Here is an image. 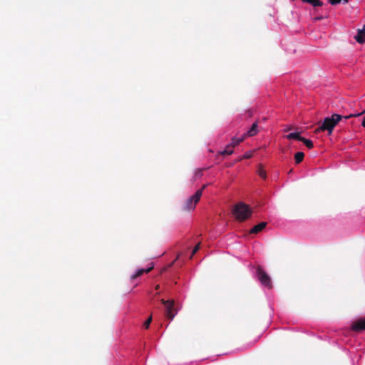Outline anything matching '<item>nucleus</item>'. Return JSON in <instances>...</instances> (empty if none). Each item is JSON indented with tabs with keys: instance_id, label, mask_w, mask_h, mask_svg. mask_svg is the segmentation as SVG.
Returning <instances> with one entry per match:
<instances>
[{
	"instance_id": "f257e3e1",
	"label": "nucleus",
	"mask_w": 365,
	"mask_h": 365,
	"mask_svg": "<svg viewBox=\"0 0 365 365\" xmlns=\"http://www.w3.org/2000/svg\"><path fill=\"white\" fill-rule=\"evenodd\" d=\"M365 113V110H363L359 113L350 114L349 115H341L339 114H333L331 117L325 118L321 126L317 130V131H324L327 130L329 134H331L334 127L336 124L342 119H348L352 117L359 116Z\"/></svg>"
},
{
	"instance_id": "f03ea898",
	"label": "nucleus",
	"mask_w": 365,
	"mask_h": 365,
	"mask_svg": "<svg viewBox=\"0 0 365 365\" xmlns=\"http://www.w3.org/2000/svg\"><path fill=\"white\" fill-rule=\"evenodd\" d=\"M252 212L251 207L242 202L236 204L232 209L233 215L237 220L240 222L248 219L251 216Z\"/></svg>"
},
{
	"instance_id": "7ed1b4c3",
	"label": "nucleus",
	"mask_w": 365,
	"mask_h": 365,
	"mask_svg": "<svg viewBox=\"0 0 365 365\" xmlns=\"http://www.w3.org/2000/svg\"><path fill=\"white\" fill-rule=\"evenodd\" d=\"M201 196L202 190H197L193 195L190 196L184 202L182 210L183 211L193 210L197 203L200 201Z\"/></svg>"
},
{
	"instance_id": "20e7f679",
	"label": "nucleus",
	"mask_w": 365,
	"mask_h": 365,
	"mask_svg": "<svg viewBox=\"0 0 365 365\" xmlns=\"http://www.w3.org/2000/svg\"><path fill=\"white\" fill-rule=\"evenodd\" d=\"M257 276L260 283L268 289L272 287L270 277L262 269L261 267L257 268Z\"/></svg>"
},
{
	"instance_id": "39448f33",
	"label": "nucleus",
	"mask_w": 365,
	"mask_h": 365,
	"mask_svg": "<svg viewBox=\"0 0 365 365\" xmlns=\"http://www.w3.org/2000/svg\"><path fill=\"white\" fill-rule=\"evenodd\" d=\"M161 302L164 304L165 310V316L169 319L173 320L175 316V312H174V301L173 300H165L163 299H161Z\"/></svg>"
},
{
	"instance_id": "423d86ee",
	"label": "nucleus",
	"mask_w": 365,
	"mask_h": 365,
	"mask_svg": "<svg viewBox=\"0 0 365 365\" xmlns=\"http://www.w3.org/2000/svg\"><path fill=\"white\" fill-rule=\"evenodd\" d=\"M351 329L356 331L365 330V318H361L352 323Z\"/></svg>"
},
{
	"instance_id": "0eeeda50",
	"label": "nucleus",
	"mask_w": 365,
	"mask_h": 365,
	"mask_svg": "<svg viewBox=\"0 0 365 365\" xmlns=\"http://www.w3.org/2000/svg\"><path fill=\"white\" fill-rule=\"evenodd\" d=\"M259 132L257 122L254 123L251 128L244 135L246 137L255 136Z\"/></svg>"
},
{
	"instance_id": "6e6552de",
	"label": "nucleus",
	"mask_w": 365,
	"mask_h": 365,
	"mask_svg": "<svg viewBox=\"0 0 365 365\" xmlns=\"http://www.w3.org/2000/svg\"><path fill=\"white\" fill-rule=\"evenodd\" d=\"M355 39L359 43H363L365 41V24L361 29L358 30Z\"/></svg>"
},
{
	"instance_id": "1a4fd4ad",
	"label": "nucleus",
	"mask_w": 365,
	"mask_h": 365,
	"mask_svg": "<svg viewBox=\"0 0 365 365\" xmlns=\"http://www.w3.org/2000/svg\"><path fill=\"white\" fill-rule=\"evenodd\" d=\"M267 225V222H262L258 225L254 226L250 231V234H257L261 232Z\"/></svg>"
},
{
	"instance_id": "9d476101",
	"label": "nucleus",
	"mask_w": 365,
	"mask_h": 365,
	"mask_svg": "<svg viewBox=\"0 0 365 365\" xmlns=\"http://www.w3.org/2000/svg\"><path fill=\"white\" fill-rule=\"evenodd\" d=\"M153 267H150L148 269H139L137 270L135 274L132 275L131 279H135V278L141 276L144 273H148L149 272H150L153 269Z\"/></svg>"
},
{
	"instance_id": "9b49d317",
	"label": "nucleus",
	"mask_w": 365,
	"mask_h": 365,
	"mask_svg": "<svg viewBox=\"0 0 365 365\" xmlns=\"http://www.w3.org/2000/svg\"><path fill=\"white\" fill-rule=\"evenodd\" d=\"M234 146L230 143L226 146V148L219 153L220 155H231L233 153Z\"/></svg>"
},
{
	"instance_id": "f8f14e48",
	"label": "nucleus",
	"mask_w": 365,
	"mask_h": 365,
	"mask_svg": "<svg viewBox=\"0 0 365 365\" xmlns=\"http://www.w3.org/2000/svg\"><path fill=\"white\" fill-rule=\"evenodd\" d=\"M286 138L289 139V140L294 139V140H298L299 141H302V139L303 138V137H302L300 135L299 133L295 132V133H291L287 135Z\"/></svg>"
},
{
	"instance_id": "ddd939ff",
	"label": "nucleus",
	"mask_w": 365,
	"mask_h": 365,
	"mask_svg": "<svg viewBox=\"0 0 365 365\" xmlns=\"http://www.w3.org/2000/svg\"><path fill=\"white\" fill-rule=\"evenodd\" d=\"M304 158V153H302V152H297L294 155L295 163L297 164H299L300 163H302L303 161Z\"/></svg>"
},
{
	"instance_id": "4468645a",
	"label": "nucleus",
	"mask_w": 365,
	"mask_h": 365,
	"mask_svg": "<svg viewBox=\"0 0 365 365\" xmlns=\"http://www.w3.org/2000/svg\"><path fill=\"white\" fill-rule=\"evenodd\" d=\"M304 2L308 3L314 7L322 6L323 5L322 1L320 0H302Z\"/></svg>"
},
{
	"instance_id": "2eb2a0df",
	"label": "nucleus",
	"mask_w": 365,
	"mask_h": 365,
	"mask_svg": "<svg viewBox=\"0 0 365 365\" xmlns=\"http://www.w3.org/2000/svg\"><path fill=\"white\" fill-rule=\"evenodd\" d=\"M246 138V136H245V135L242 137V138H232V142H231V144L234 146V148L238 144H240L241 142H242L245 138Z\"/></svg>"
},
{
	"instance_id": "dca6fc26",
	"label": "nucleus",
	"mask_w": 365,
	"mask_h": 365,
	"mask_svg": "<svg viewBox=\"0 0 365 365\" xmlns=\"http://www.w3.org/2000/svg\"><path fill=\"white\" fill-rule=\"evenodd\" d=\"M301 142L304 143V145L309 149L314 147L313 142L311 140L303 138Z\"/></svg>"
},
{
	"instance_id": "f3484780",
	"label": "nucleus",
	"mask_w": 365,
	"mask_h": 365,
	"mask_svg": "<svg viewBox=\"0 0 365 365\" xmlns=\"http://www.w3.org/2000/svg\"><path fill=\"white\" fill-rule=\"evenodd\" d=\"M258 175L263 179H265L267 178L266 172L262 167V165H259L257 170Z\"/></svg>"
},
{
	"instance_id": "a211bd4d",
	"label": "nucleus",
	"mask_w": 365,
	"mask_h": 365,
	"mask_svg": "<svg viewBox=\"0 0 365 365\" xmlns=\"http://www.w3.org/2000/svg\"><path fill=\"white\" fill-rule=\"evenodd\" d=\"M200 248V242L196 245V246L194 247V249L192 251L191 256L192 257Z\"/></svg>"
},
{
	"instance_id": "6ab92c4d",
	"label": "nucleus",
	"mask_w": 365,
	"mask_h": 365,
	"mask_svg": "<svg viewBox=\"0 0 365 365\" xmlns=\"http://www.w3.org/2000/svg\"><path fill=\"white\" fill-rule=\"evenodd\" d=\"M152 322V317H149L148 319L145 322L143 326L145 329H148Z\"/></svg>"
},
{
	"instance_id": "aec40b11",
	"label": "nucleus",
	"mask_w": 365,
	"mask_h": 365,
	"mask_svg": "<svg viewBox=\"0 0 365 365\" xmlns=\"http://www.w3.org/2000/svg\"><path fill=\"white\" fill-rule=\"evenodd\" d=\"M252 157V152H247L245 153L243 156L240 158L241 159H249Z\"/></svg>"
},
{
	"instance_id": "412c9836",
	"label": "nucleus",
	"mask_w": 365,
	"mask_h": 365,
	"mask_svg": "<svg viewBox=\"0 0 365 365\" xmlns=\"http://www.w3.org/2000/svg\"><path fill=\"white\" fill-rule=\"evenodd\" d=\"M361 125L363 127L365 128V117L363 118V120H362V123H361Z\"/></svg>"
},
{
	"instance_id": "4be33fe9",
	"label": "nucleus",
	"mask_w": 365,
	"mask_h": 365,
	"mask_svg": "<svg viewBox=\"0 0 365 365\" xmlns=\"http://www.w3.org/2000/svg\"><path fill=\"white\" fill-rule=\"evenodd\" d=\"M207 186V184L204 185L202 188H200V190H202V192H203L204 189Z\"/></svg>"
},
{
	"instance_id": "5701e85b",
	"label": "nucleus",
	"mask_w": 365,
	"mask_h": 365,
	"mask_svg": "<svg viewBox=\"0 0 365 365\" xmlns=\"http://www.w3.org/2000/svg\"><path fill=\"white\" fill-rule=\"evenodd\" d=\"M196 175L201 176V175H202V171H201V170H198V171L196 173Z\"/></svg>"
},
{
	"instance_id": "b1692460",
	"label": "nucleus",
	"mask_w": 365,
	"mask_h": 365,
	"mask_svg": "<svg viewBox=\"0 0 365 365\" xmlns=\"http://www.w3.org/2000/svg\"><path fill=\"white\" fill-rule=\"evenodd\" d=\"M247 113H248V114H249V116H252V111H251V110H248V111H247Z\"/></svg>"
},
{
	"instance_id": "393cba45",
	"label": "nucleus",
	"mask_w": 365,
	"mask_h": 365,
	"mask_svg": "<svg viewBox=\"0 0 365 365\" xmlns=\"http://www.w3.org/2000/svg\"><path fill=\"white\" fill-rule=\"evenodd\" d=\"M322 19V17H316L314 18V20H321Z\"/></svg>"
},
{
	"instance_id": "a878e982",
	"label": "nucleus",
	"mask_w": 365,
	"mask_h": 365,
	"mask_svg": "<svg viewBox=\"0 0 365 365\" xmlns=\"http://www.w3.org/2000/svg\"><path fill=\"white\" fill-rule=\"evenodd\" d=\"M159 287H160L159 285H157V286L155 287V289H159Z\"/></svg>"
},
{
	"instance_id": "bb28decb",
	"label": "nucleus",
	"mask_w": 365,
	"mask_h": 365,
	"mask_svg": "<svg viewBox=\"0 0 365 365\" xmlns=\"http://www.w3.org/2000/svg\"><path fill=\"white\" fill-rule=\"evenodd\" d=\"M292 172H293V170H292V169H291V170H289V173H292Z\"/></svg>"
}]
</instances>
